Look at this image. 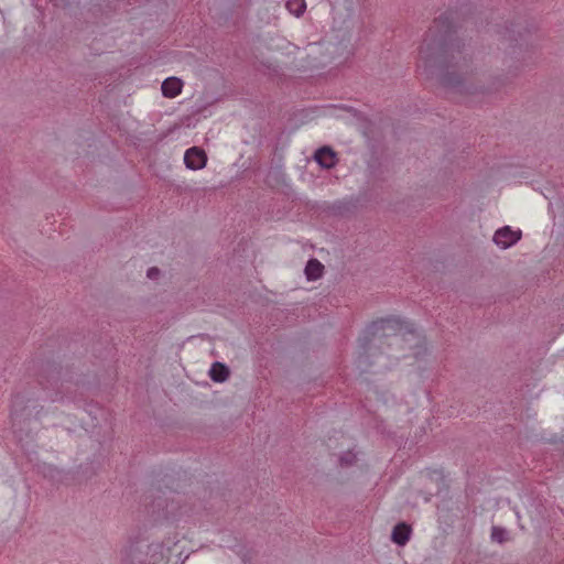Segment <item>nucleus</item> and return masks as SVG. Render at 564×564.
Here are the masks:
<instances>
[{"instance_id":"f257e3e1","label":"nucleus","mask_w":564,"mask_h":564,"mask_svg":"<svg viewBox=\"0 0 564 564\" xmlns=\"http://www.w3.org/2000/svg\"><path fill=\"white\" fill-rule=\"evenodd\" d=\"M471 7L466 3L459 10L449 9L434 20L420 47L417 72L425 78L437 77L445 88L475 95L476 90H469L465 84L471 54L456 35L459 15L470 13Z\"/></svg>"},{"instance_id":"f03ea898","label":"nucleus","mask_w":564,"mask_h":564,"mask_svg":"<svg viewBox=\"0 0 564 564\" xmlns=\"http://www.w3.org/2000/svg\"><path fill=\"white\" fill-rule=\"evenodd\" d=\"M384 338H392L393 344L415 339L416 347H420L421 341L414 325L408 321L395 316L373 321L365 328L358 340L357 367L361 372L370 370L373 365L370 358L376 356V350L383 344Z\"/></svg>"},{"instance_id":"7ed1b4c3","label":"nucleus","mask_w":564,"mask_h":564,"mask_svg":"<svg viewBox=\"0 0 564 564\" xmlns=\"http://www.w3.org/2000/svg\"><path fill=\"white\" fill-rule=\"evenodd\" d=\"M163 550L162 543L130 542L123 551L122 564H160L164 558Z\"/></svg>"},{"instance_id":"20e7f679","label":"nucleus","mask_w":564,"mask_h":564,"mask_svg":"<svg viewBox=\"0 0 564 564\" xmlns=\"http://www.w3.org/2000/svg\"><path fill=\"white\" fill-rule=\"evenodd\" d=\"M151 498V502L145 503L148 514H151L154 520H178L182 516V507L174 497L170 496H155L152 491L145 499Z\"/></svg>"},{"instance_id":"39448f33","label":"nucleus","mask_w":564,"mask_h":564,"mask_svg":"<svg viewBox=\"0 0 564 564\" xmlns=\"http://www.w3.org/2000/svg\"><path fill=\"white\" fill-rule=\"evenodd\" d=\"M30 402V399H25L24 395L21 393H17L12 398L11 403V421H12V427L14 429V432H17L18 426L25 420H29V414H25V411L28 410V403Z\"/></svg>"},{"instance_id":"423d86ee","label":"nucleus","mask_w":564,"mask_h":564,"mask_svg":"<svg viewBox=\"0 0 564 564\" xmlns=\"http://www.w3.org/2000/svg\"><path fill=\"white\" fill-rule=\"evenodd\" d=\"M521 230H512L509 226L499 228L494 235V242L502 248L507 249L516 245L521 239Z\"/></svg>"},{"instance_id":"0eeeda50","label":"nucleus","mask_w":564,"mask_h":564,"mask_svg":"<svg viewBox=\"0 0 564 564\" xmlns=\"http://www.w3.org/2000/svg\"><path fill=\"white\" fill-rule=\"evenodd\" d=\"M184 163L192 171L202 170L207 163V155L203 149L192 147L185 151Z\"/></svg>"},{"instance_id":"6e6552de","label":"nucleus","mask_w":564,"mask_h":564,"mask_svg":"<svg viewBox=\"0 0 564 564\" xmlns=\"http://www.w3.org/2000/svg\"><path fill=\"white\" fill-rule=\"evenodd\" d=\"M520 26L521 23L513 22L510 24V26H500L497 24L495 26V33L498 34L503 41L510 42V46L514 48L516 46H518L519 41H522L524 39V34L520 31V29L516 30V28Z\"/></svg>"},{"instance_id":"1a4fd4ad","label":"nucleus","mask_w":564,"mask_h":564,"mask_svg":"<svg viewBox=\"0 0 564 564\" xmlns=\"http://www.w3.org/2000/svg\"><path fill=\"white\" fill-rule=\"evenodd\" d=\"M314 160L326 170L335 167L338 162L337 153L328 145L317 149L314 153Z\"/></svg>"},{"instance_id":"9d476101","label":"nucleus","mask_w":564,"mask_h":564,"mask_svg":"<svg viewBox=\"0 0 564 564\" xmlns=\"http://www.w3.org/2000/svg\"><path fill=\"white\" fill-rule=\"evenodd\" d=\"M183 82L177 77H167L163 80L161 90L166 98H175L182 93Z\"/></svg>"},{"instance_id":"9b49d317","label":"nucleus","mask_w":564,"mask_h":564,"mask_svg":"<svg viewBox=\"0 0 564 564\" xmlns=\"http://www.w3.org/2000/svg\"><path fill=\"white\" fill-rule=\"evenodd\" d=\"M411 533V527L405 522H400L394 525L391 533V539L395 544L403 546L409 542Z\"/></svg>"},{"instance_id":"f8f14e48","label":"nucleus","mask_w":564,"mask_h":564,"mask_svg":"<svg viewBox=\"0 0 564 564\" xmlns=\"http://www.w3.org/2000/svg\"><path fill=\"white\" fill-rule=\"evenodd\" d=\"M305 275L308 281H316L324 273V265L317 259H310L305 265Z\"/></svg>"},{"instance_id":"ddd939ff","label":"nucleus","mask_w":564,"mask_h":564,"mask_svg":"<svg viewBox=\"0 0 564 564\" xmlns=\"http://www.w3.org/2000/svg\"><path fill=\"white\" fill-rule=\"evenodd\" d=\"M230 375L229 368L219 361L212 365L209 370V377L214 382L221 383L228 379Z\"/></svg>"},{"instance_id":"4468645a","label":"nucleus","mask_w":564,"mask_h":564,"mask_svg":"<svg viewBox=\"0 0 564 564\" xmlns=\"http://www.w3.org/2000/svg\"><path fill=\"white\" fill-rule=\"evenodd\" d=\"M48 377L42 373L39 378V383L43 387L44 390L48 389L50 387H55L59 379V371L56 369V367L48 366Z\"/></svg>"},{"instance_id":"2eb2a0df","label":"nucleus","mask_w":564,"mask_h":564,"mask_svg":"<svg viewBox=\"0 0 564 564\" xmlns=\"http://www.w3.org/2000/svg\"><path fill=\"white\" fill-rule=\"evenodd\" d=\"M285 7L295 17H301L306 9V2L305 0H286Z\"/></svg>"},{"instance_id":"dca6fc26","label":"nucleus","mask_w":564,"mask_h":564,"mask_svg":"<svg viewBox=\"0 0 564 564\" xmlns=\"http://www.w3.org/2000/svg\"><path fill=\"white\" fill-rule=\"evenodd\" d=\"M508 535H509V533L505 528L497 527V525H494L491 528L490 538L494 542L502 544L508 540Z\"/></svg>"},{"instance_id":"f3484780","label":"nucleus","mask_w":564,"mask_h":564,"mask_svg":"<svg viewBox=\"0 0 564 564\" xmlns=\"http://www.w3.org/2000/svg\"><path fill=\"white\" fill-rule=\"evenodd\" d=\"M356 462H357V455L351 451L344 453L339 457V463L341 466H351Z\"/></svg>"},{"instance_id":"a211bd4d","label":"nucleus","mask_w":564,"mask_h":564,"mask_svg":"<svg viewBox=\"0 0 564 564\" xmlns=\"http://www.w3.org/2000/svg\"><path fill=\"white\" fill-rule=\"evenodd\" d=\"M160 275V270L156 267H152L147 271V276L151 280L156 279Z\"/></svg>"},{"instance_id":"6ab92c4d","label":"nucleus","mask_w":564,"mask_h":564,"mask_svg":"<svg viewBox=\"0 0 564 564\" xmlns=\"http://www.w3.org/2000/svg\"><path fill=\"white\" fill-rule=\"evenodd\" d=\"M505 83L501 80V79H497L492 83V87H489L488 88V91L491 93V91H498L500 89L501 86H503Z\"/></svg>"}]
</instances>
